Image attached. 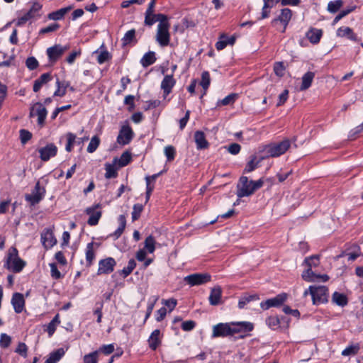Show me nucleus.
<instances>
[{
    "label": "nucleus",
    "mask_w": 363,
    "mask_h": 363,
    "mask_svg": "<svg viewBox=\"0 0 363 363\" xmlns=\"http://www.w3.org/2000/svg\"><path fill=\"white\" fill-rule=\"evenodd\" d=\"M310 294L312 296L313 303L318 305L328 301V289L325 286H311L309 287Z\"/></svg>",
    "instance_id": "0eeeda50"
},
{
    "label": "nucleus",
    "mask_w": 363,
    "mask_h": 363,
    "mask_svg": "<svg viewBox=\"0 0 363 363\" xmlns=\"http://www.w3.org/2000/svg\"><path fill=\"white\" fill-rule=\"evenodd\" d=\"M56 84H57V89L54 92V96H65L66 94V89L69 86V83L68 82H60L59 79H57Z\"/></svg>",
    "instance_id": "f704fd0d"
},
{
    "label": "nucleus",
    "mask_w": 363,
    "mask_h": 363,
    "mask_svg": "<svg viewBox=\"0 0 363 363\" xmlns=\"http://www.w3.org/2000/svg\"><path fill=\"white\" fill-rule=\"evenodd\" d=\"M136 264L135 260L133 259H130L127 267H125L123 270L120 272L121 274H123V277H126L128 275L130 274L133 269L135 267Z\"/></svg>",
    "instance_id": "8fccbe9b"
},
{
    "label": "nucleus",
    "mask_w": 363,
    "mask_h": 363,
    "mask_svg": "<svg viewBox=\"0 0 363 363\" xmlns=\"http://www.w3.org/2000/svg\"><path fill=\"white\" fill-rule=\"evenodd\" d=\"M156 60L155 54L154 52H148L144 55L140 60L141 65L146 67L152 65Z\"/></svg>",
    "instance_id": "473e14b6"
},
{
    "label": "nucleus",
    "mask_w": 363,
    "mask_h": 363,
    "mask_svg": "<svg viewBox=\"0 0 363 363\" xmlns=\"http://www.w3.org/2000/svg\"><path fill=\"white\" fill-rule=\"evenodd\" d=\"M291 143L286 139L278 143H272L265 147V151L269 157H279L286 152L289 148Z\"/></svg>",
    "instance_id": "423d86ee"
},
{
    "label": "nucleus",
    "mask_w": 363,
    "mask_h": 363,
    "mask_svg": "<svg viewBox=\"0 0 363 363\" xmlns=\"http://www.w3.org/2000/svg\"><path fill=\"white\" fill-rule=\"evenodd\" d=\"M155 5V0H152L149 3L148 8L145 12V23L147 26H152L155 22H159L156 33V40L161 46L164 47L169 43L170 34L169 29L170 24L166 15L153 13Z\"/></svg>",
    "instance_id": "f257e3e1"
},
{
    "label": "nucleus",
    "mask_w": 363,
    "mask_h": 363,
    "mask_svg": "<svg viewBox=\"0 0 363 363\" xmlns=\"http://www.w3.org/2000/svg\"><path fill=\"white\" fill-rule=\"evenodd\" d=\"M285 67L283 62H278L274 64V71L277 76L282 77L284 74Z\"/></svg>",
    "instance_id": "bf43d9fd"
},
{
    "label": "nucleus",
    "mask_w": 363,
    "mask_h": 363,
    "mask_svg": "<svg viewBox=\"0 0 363 363\" xmlns=\"http://www.w3.org/2000/svg\"><path fill=\"white\" fill-rule=\"evenodd\" d=\"M67 46H62L61 45H55L47 49V54L50 62H56L63 53L68 50Z\"/></svg>",
    "instance_id": "ddd939ff"
},
{
    "label": "nucleus",
    "mask_w": 363,
    "mask_h": 363,
    "mask_svg": "<svg viewBox=\"0 0 363 363\" xmlns=\"http://www.w3.org/2000/svg\"><path fill=\"white\" fill-rule=\"evenodd\" d=\"M98 354L99 352L95 351L91 352L88 354H86L84 357V363H98Z\"/></svg>",
    "instance_id": "09e8293b"
},
{
    "label": "nucleus",
    "mask_w": 363,
    "mask_h": 363,
    "mask_svg": "<svg viewBox=\"0 0 363 363\" xmlns=\"http://www.w3.org/2000/svg\"><path fill=\"white\" fill-rule=\"evenodd\" d=\"M41 242L45 248L49 249L53 247L57 240L54 236L53 232L51 229H45L41 233Z\"/></svg>",
    "instance_id": "f3484780"
},
{
    "label": "nucleus",
    "mask_w": 363,
    "mask_h": 363,
    "mask_svg": "<svg viewBox=\"0 0 363 363\" xmlns=\"http://www.w3.org/2000/svg\"><path fill=\"white\" fill-rule=\"evenodd\" d=\"M254 298H255V296H245L242 297L238 302V307L240 308H242L245 307V306L250 302Z\"/></svg>",
    "instance_id": "69168bd1"
},
{
    "label": "nucleus",
    "mask_w": 363,
    "mask_h": 363,
    "mask_svg": "<svg viewBox=\"0 0 363 363\" xmlns=\"http://www.w3.org/2000/svg\"><path fill=\"white\" fill-rule=\"evenodd\" d=\"M196 323L193 320H186L182 323V328L184 331H190L194 329Z\"/></svg>",
    "instance_id": "774afa93"
},
{
    "label": "nucleus",
    "mask_w": 363,
    "mask_h": 363,
    "mask_svg": "<svg viewBox=\"0 0 363 363\" xmlns=\"http://www.w3.org/2000/svg\"><path fill=\"white\" fill-rule=\"evenodd\" d=\"M48 114L47 109L44 105L40 102L34 104L30 110V117H38V123L42 126Z\"/></svg>",
    "instance_id": "6e6552de"
},
{
    "label": "nucleus",
    "mask_w": 363,
    "mask_h": 363,
    "mask_svg": "<svg viewBox=\"0 0 363 363\" xmlns=\"http://www.w3.org/2000/svg\"><path fill=\"white\" fill-rule=\"evenodd\" d=\"M32 137V134L24 129L20 130V138L23 144L26 143Z\"/></svg>",
    "instance_id": "e2e57ef3"
},
{
    "label": "nucleus",
    "mask_w": 363,
    "mask_h": 363,
    "mask_svg": "<svg viewBox=\"0 0 363 363\" xmlns=\"http://www.w3.org/2000/svg\"><path fill=\"white\" fill-rule=\"evenodd\" d=\"M100 204L88 207L85 210V213L89 216L87 223L89 225H96L98 224L100 218L101 217V211L100 210Z\"/></svg>",
    "instance_id": "9d476101"
},
{
    "label": "nucleus",
    "mask_w": 363,
    "mask_h": 363,
    "mask_svg": "<svg viewBox=\"0 0 363 363\" xmlns=\"http://www.w3.org/2000/svg\"><path fill=\"white\" fill-rule=\"evenodd\" d=\"M26 65L30 70H33L38 67V62L34 57H30L26 60Z\"/></svg>",
    "instance_id": "052dcab7"
},
{
    "label": "nucleus",
    "mask_w": 363,
    "mask_h": 363,
    "mask_svg": "<svg viewBox=\"0 0 363 363\" xmlns=\"http://www.w3.org/2000/svg\"><path fill=\"white\" fill-rule=\"evenodd\" d=\"M359 350V345H350L342 352V355H343V356L354 355V354H357Z\"/></svg>",
    "instance_id": "de8ad7c7"
},
{
    "label": "nucleus",
    "mask_w": 363,
    "mask_h": 363,
    "mask_svg": "<svg viewBox=\"0 0 363 363\" xmlns=\"http://www.w3.org/2000/svg\"><path fill=\"white\" fill-rule=\"evenodd\" d=\"M263 159V157L257 159L255 155H252L244 169V173H249L254 171L257 167H258L259 163Z\"/></svg>",
    "instance_id": "c85d7f7f"
},
{
    "label": "nucleus",
    "mask_w": 363,
    "mask_h": 363,
    "mask_svg": "<svg viewBox=\"0 0 363 363\" xmlns=\"http://www.w3.org/2000/svg\"><path fill=\"white\" fill-rule=\"evenodd\" d=\"M116 262L112 257L101 259L99 263L98 274H110L114 269Z\"/></svg>",
    "instance_id": "2eb2a0df"
},
{
    "label": "nucleus",
    "mask_w": 363,
    "mask_h": 363,
    "mask_svg": "<svg viewBox=\"0 0 363 363\" xmlns=\"http://www.w3.org/2000/svg\"><path fill=\"white\" fill-rule=\"evenodd\" d=\"M75 139L76 135L72 133H68L67 134V144L65 149L67 152H70L72 150Z\"/></svg>",
    "instance_id": "6e6d98bb"
},
{
    "label": "nucleus",
    "mask_w": 363,
    "mask_h": 363,
    "mask_svg": "<svg viewBox=\"0 0 363 363\" xmlns=\"http://www.w3.org/2000/svg\"><path fill=\"white\" fill-rule=\"evenodd\" d=\"M333 301L340 306H345L347 304V296L338 292H335L332 297Z\"/></svg>",
    "instance_id": "4c0bfd02"
},
{
    "label": "nucleus",
    "mask_w": 363,
    "mask_h": 363,
    "mask_svg": "<svg viewBox=\"0 0 363 363\" xmlns=\"http://www.w3.org/2000/svg\"><path fill=\"white\" fill-rule=\"evenodd\" d=\"M118 228L116 230V231L113 234L111 235V236L114 237L116 239L118 238L121 235V234L123 233V232L125 229V227L126 220H125V218L123 215H121L118 216Z\"/></svg>",
    "instance_id": "2f4dec72"
},
{
    "label": "nucleus",
    "mask_w": 363,
    "mask_h": 363,
    "mask_svg": "<svg viewBox=\"0 0 363 363\" xmlns=\"http://www.w3.org/2000/svg\"><path fill=\"white\" fill-rule=\"evenodd\" d=\"M267 324L269 325V327L272 328H275L279 326V320L276 316H271L269 317L267 320Z\"/></svg>",
    "instance_id": "0e129e2a"
},
{
    "label": "nucleus",
    "mask_w": 363,
    "mask_h": 363,
    "mask_svg": "<svg viewBox=\"0 0 363 363\" xmlns=\"http://www.w3.org/2000/svg\"><path fill=\"white\" fill-rule=\"evenodd\" d=\"M323 35V30L315 28H311L306 33V37L308 40L313 44H317L319 43Z\"/></svg>",
    "instance_id": "5701e85b"
},
{
    "label": "nucleus",
    "mask_w": 363,
    "mask_h": 363,
    "mask_svg": "<svg viewBox=\"0 0 363 363\" xmlns=\"http://www.w3.org/2000/svg\"><path fill=\"white\" fill-rule=\"evenodd\" d=\"M343 6L342 0L330 1L328 4V11L330 13H336Z\"/></svg>",
    "instance_id": "37998d69"
},
{
    "label": "nucleus",
    "mask_w": 363,
    "mask_h": 363,
    "mask_svg": "<svg viewBox=\"0 0 363 363\" xmlns=\"http://www.w3.org/2000/svg\"><path fill=\"white\" fill-rule=\"evenodd\" d=\"M164 155L167 157L168 162H172L174 160L176 155V150L172 145H167L164 149Z\"/></svg>",
    "instance_id": "c03bdc74"
},
{
    "label": "nucleus",
    "mask_w": 363,
    "mask_h": 363,
    "mask_svg": "<svg viewBox=\"0 0 363 363\" xmlns=\"http://www.w3.org/2000/svg\"><path fill=\"white\" fill-rule=\"evenodd\" d=\"M194 141L196 145L197 150H204L209 147V143L206 139L203 132L197 130L194 133Z\"/></svg>",
    "instance_id": "aec40b11"
},
{
    "label": "nucleus",
    "mask_w": 363,
    "mask_h": 363,
    "mask_svg": "<svg viewBox=\"0 0 363 363\" xmlns=\"http://www.w3.org/2000/svg\"><path fill=\"white\" fill-rule=\"evenodd\" d=\"M241 147L238 143H232L228 147V151L232 155H237L240 152Z\"/></svg>",
    "instance_id": "338daca9"
},
{
    "label": "nucleus",
    "mask_w": 363,
    "mask_h": 363,
    "mask_svg": "<svg viewBox=\"0 0 363 363\" xmlns=\"http://www.w3.org/2000/svg\"><path fill=\"white\" fill-rule=\"evenodd\" d=\"M72 9V6L62 8L57 11L50 13L48 15V18L52 21H59L64 18V16Z\"/></svg>",
    "instance_id": "393cba45"
},
{
    "label": "nucleus",
    "mask_w": 363,
    "mask_h": 363,
    "mask_svg": "<svg viewBox=\"0 0 363 363\" xmlns=\"http://www.w3.org/2000/svg\"><path fill=\"white\" fill-rule=\"evenodd\" d=\"M156 240L153 236H147L144 242L143 248L138 251V261L144 262L143 268L145 269L149 266L153 261L152 258L147 257V255L152 254L155 250Z\"/></svg>",
    "instance_id": "20e7f679"
},
{
    "label": "nucleus",
    "mask_w": 363,
    "mask_h": 363,
    "mask_svg": "<svg viewBox=\"0 0 363 363\" xmlns=\"http://www.w3.org/2000/svg\"><path fill=\"white\" fill-rule=\"evenodd\" d=\"M60 28V25L58 23H52L47 27H45L40 29L39 33L40 34H46L48 33H52L56 31Z\"/></svg>",
    "instance_id": "4d7b16f0"
},
{
    "label": "nucleus",
    "mask_w": 363,
    "mask_h": 363,
    "mask_svg": "<svg viewBox=\"0 0 363 363\" xmlns=\"http://www.w3.org/2000/svg\"><path fill=\"white\" fill-rule=\"evenodd\" d=\"M315 77V73L313 72H308L303 76L302 77V83L300 87L301 91H304L308 89L313 80V78Z\"/></svg>",
    "instance_id": "cd10ccee"
},
{
    "label": "nucleus",
    "mask_w": 363,
    "mask_h": 363,
    "mask_svg": "<svg viewBox=\"0 0 363 363\" xmlns=\"http://www.w3.org/2000/svg\"><path fill=\"white\" fill-rule=\"evenodd\" d=\"M184 280L191 286L200 285L211 281L208 274H193L184 278Z\"/></svg>",
    "instance_id": "f8f14e48"
},
{
    "label": "nucleus",
    "mask_w": 363,
    "mask_h": 363,
    "mask_svg": "<svg viewBox=\"0 0 363 363\" xmlns=\"http://www.w3.org/2000/svg\"><path fill=\"white\" fill-rule=\"evenodd\" d=\"M115 163L118 164V167L126 166L131 160V155L128 151L124 152L120 158L115 157L113 160Z\"/></svg>",
    "instance_id": "c756f323"
},
{
    "label": "nucleus",
    "mask_w": 363,
    "mask_h": 363,
    "mask_svg": "<svg viewBox=\"0 0 363 363\" xmlns=\"http://www.w3.org/2000/svg\"><path fill=\"white\" fill-rule=\"evenodd\" d=\"M135 31L134 29H131L128 30L124 35V37L122 39L123 41V45H126L129 44L135 38Z\"/></svg>",
    "instance_id": "603ef678"
},
{
    "label": "nucleus",
    "mask_w": 363,
    "mask_h": 363,
    "mask_svg": "<svg viewBox=\"0 0 363 363\" xmlns=\"http://www.w3.org/2000/svg\"><path fill=\"white\" fill-rule=\"evenodd\" d=\"M286 299V294H281L277 295L276 297L267 299V301L262 302L260 306L263 310H267L271 307H277L281 306Z\"/></svg>",
    "instance_id": "dca6fc26"
},
{
    "label": "nucleus",
    "mask_w": 363,
    "mask_h": 363,
    "mask_svg": "<svg viewBox=\"0 0 363 363\" xmlns=\"http://www.w3.org/2000/svg\"><path fill=\"white\" fill-rule=\"evenodd\" d=\"M40 157L43 161H48L56 155L57 147L53 143H49L45 147L39 149Z\"/></svg>",
    "instance_id": "a211bd4d"
},
{
    "label": "nucleus",
    "mask_w": 363,
    "mask_h": 363,
    "mask_svg": "<svg viewBox=\"0 0 363 363\" xmlns=\"http://www.w3.org/2000/svg\"><path fill=\"white\" fill-rule=\"evenodd\" d=\"M264 184V180L259 179L257 181L249 180L247 177L242 176L237 184L236 195L238 198L249 196L260 189Z\"/></svg>",
    "instance_id": "7ed1b4c3"
},
{
    "label": "nucleus",
    "mask_w": 363,
    "mask_h": 363,
    "mask_svg": "<svg viewBox=\"0 0 363 363\" xmlns=\"http://www.w3.org/2000/svg\"><path fill=\"white\" fill-rule=\"evenodd\" d=\"M222 296V289L220 286H217L213 287L210 293L208 298L209 303L212 306H217L220 303V299Z\"/></svg>",
    "instance_id": "4be33fe9"
},
{
    "label": "nucleus",
    "mask_w": 363,
    "mask_h": 363,
    "mask_svg": "<svg viewBox=\"0 0 363 363\" xmlns=\"http://www.w3.org/2000/svg\"><path fill=\"white\" fill-rule=\"evenodd\" d=\"M120 167H118V164L113 160L111 163L105 164V177L106 179L115 178L118 175V170Z\"/></svg>",
    "instance_id": "a878e982"
},
{
    "label": "nucleus",
    "mask_w": 363,
    "mask_h": 363,
    "mask_svg": "<svg viewBox=\"0 0 363 363\" xmlns=\"http://www.w3.org/2000/svg\"><path fill=\"white\" fill-rule=\"evenodd\" d=\"M253 329V325L248 322L237 323H218L213 327V337L232 335L239 332H250Z\"/></svg>",
    "instance_id": "f03ea898"
},
{
    "label": "nucleus",
    "mask_w": 363,
    "mask_h": 363,
    "mask_svg": "<svg viewBox=\"0 0 363 363\" xmlns=\"http://www.w3.org/2000/svg\"><path fill=\"white\" fill-rule=\"evenodd\" d=\"M311 268L308 267L302 273V278L306 281H315L316 280L317 274L312 271Z\"/></svg>",
    "instance_id": "49530a36"
},
{
    "label": "nucleus",
    "mask_w": 363,
    "mask_h": 363,
    "mask_svg": "<svg viewBox=\"0 0 363 363\" xmlns=\"http://www.w3.org/2000/svg\"><path fill=\"white\" fill-rule=\"evenodd\" d=\"M6 267L13 272H20L26 265V262L18 256V251L15 247L9 250Z\"/></svg>",
    "instance_id": "39448f33"
},
{
    "label": "nucleus",
    "mask_w": 363,
    "mask_h": 363,
    "mask_svg": "<svg viewBox=\"0 0 363 363\" xmlns=\"http://www.w3.org/2000/svg\"><path fill=\"white\" fill-rule=\"evenodd\" d=\"M45 193V190L44 187H41L40 183L37 182L32 193L26 195V200L30 202L31 205H35L42 200Z\"/></svg>",
    "instance_id": "1a4fd4ad"
},
{
    "label": "nucleus",
    "mask_w": 363,
    "mask_h": 363,
    "mask_svg": "<svg viewBox=\"0 0 363 363\" xmlns=\"http://www.w3.org/2000/svg\"><path fill=\"white\" fill-rule=\"evenodd\" d=\"M134 135L133 131L128 124L122 125L119 134L117 137V143L121 145H125L131 140Z\"/></svg>",
    "instance_id": "9b49d317"
},
{
    "label": "nucleus",
    "mask_w": 363,
    "mask_h": 363,
    "mask_svg": "<svg viewBox=\"0 0 363 363\" xmlns=\"http://www.w3.org/2000/svg\"><path fill=\"white\" fill-rule=\"evenodd\" d=\"M352 248H355V252H349L347 253V255L348 256V260L350 261H354L360 255V247L357 244L352 245Z\"/></svg>",
    "instance_id": "864d4df0"
},
{
    "label": "nucleus",
    "mask_w": 363,
    "mask_h": 363,
    "mask_svg": "<svg viewBox=\"0 0 363 363\" xmlns=\"http://www.w3.org/2000/svg\"><path fill=\"white\" fill-rule=\"evenodd\" d=\"M175 84V80L172 75H167L161 83V88L164 91V96L166 97L171 91Z\"/></svg>",
    "instance_id": "412c9836"
},
{
    "label": "nucleus",
    "mask_w": 363,
    "mask_h": 363,
    "mask_svg": "<svg viewBox=\"0 0 363 363\" xmlns=\"http://www.w3.org/2000/svg\"><path fill=\"white\" fill-rule=\"evenodd\" d=\"M210 82H211V79H210L209 73L208 72H203L201 74V80L200 82V85L203 89V93L201 97L206 94V90L208 89V88L210 85Z\"/></svg>",
    "instance_id": "a19ab883"
},
{
    "label": "nucleus",
    "mask_w": 363,
    "mask_h": 363,
    "mask_svg": "<svg viewBox=\"0 0 363 363\" xmlns=\"http://www.w3.org/2000/svg\"><path fill=\"white\" fill-rule=\"evenodd\" d=\"M95 257V252L94 250V243H88L86 250V259L89 265L91 264L92 261Z\"/></svg>",
    "instance_id": "79ce46f5"
},
{
    "label": "nucleus",
    "mask_w": 363,
    "mask_h": 363,
    "mask_svg": "<svg viewBox=\"0 0 363 363\" xmlns=\"http://www.w3.org/2000/svg\"><path fill=\"white\" fill-rule=\"evenodd\" d=\"M304 263L308 267H316L319 264V257L318 255H313V256L307 257L305 259Z\"/></svg>",
    "instance_id": "3c124183"
},
{
    "label": "nucleus",
    "mask_w": 363,
    "mask_h": 363,
    "mask_svg": "<svg viewBox=\"0 0 363 363\" xmlns=\"http://www.w3.org/2000/svg\"><path fill=\"white\" fill-rule=\"evenodd\" d=\"M235 36L233 35L228 37L226 35L223 34L220 36V40L216 44V48L218 50L224 49L228 45H233L235 42Z\"/></svg>",
    "instance_id": "b1692460"
},
{
    "label": "nucleus",
    "mask_w": 363,
    "mask_h": 363,
    "mask_svg": "<svg viewBox=\"0 0 363 363\" xmlns=\"http://www.w3.org/2000/svg\"><path fill=\"white\" fill-rule=\"evenodd\" d=\"M291 16H292V11L291 9H287V8L283 9L281 10V12H280V14L279 15V16L277 18H274L272 21V23L273 26H276V24L279 21L281 22L284 25L281 32L284 33L286 30V26L291 18Z\"/></svg>",
    "instance_id": "4468645a"
},
{
    "label": "nucleus",
    "mask_w": 363,
    "mask_h": 363,
    "mask_svg": "<svg viewBox=\"0 0 363 363\" xmlns=\"http://www.w3.org/2000/svg\"><path fill=\"white\" fill-rule=\"evenodd\" d=\"M96 307L94 310L93 313L97 317V320H96L97 323H100L101 322V318H102L103 303H96Z\"/></svg>",
    "instance_id": "680f3d73"
},
{
    "label": "nucleus",
    "mask_w": 363,
    "mask_h": 363,
    "mask_svg": "<svg viewBox=\"0 0 363 363\" xmlns=\"http://www.w3.org/2000/svg\"><path fill=\"white\" fill-rule=\"evenodd\" d=\"M64 354V349L60 348L50 354L49 357L46 360V363H56L63 357Z\"/></svg>",
    "instance_id": "72a5a7b5"
},
{
    "label": "nucleus",
    "mask_w": 363,
    "mask_h": 363,
    "mask_svg": "<svg viewBox=\"0 0 363 363\" xmlns=\"http://www.w3.org/2000/svg\"><path fill=\"white\" fill-rule=\"evenodd\" d=\"M60 317L59 315L57 314L53 319L49 323V324L47 325V332L49 335V337H51L53 333H55L57 326L60 324Z\"/></svg>",
    "instance_id": "58836bf2"
},
{
    "label": "nucleus",
    "mask_w": 363,
    "mask_h": 363,
    "mask_svg": "<svg viewBox=\"0 0 363 363\" xmlns=\"http://www.w3.org/2000/svg\"><path fill=\"white\" fill-rule=\"evenodd\" d=\"M42 6H43L41 4H40L39 2L35 1L33 3L29 11L28 12H26V13L27 14L28 18H30V19L34 18L37 16H39L38 12L42 9Z\"/></svg>",
    "instance_id": "e433bc0d"
},
{
    "label": "nucleus",
    "mask_w": 363,
    "mask_h": 363,
    "mask_svg": "<svg viewBox=\"0 0 363 363\" xmlns=\"http://www.w3.org/2000/svg\"><path fill=\"white\" fill-rule=\"evenodd\" d=\"M157 175L155 174L151 177H147L145 178L146 179V185H147V190H146V196H145V203L149 200L150 194L154 189V182L155 179L157 178Z\"/></svg>",
    "instance_id": "c9c22d12"
},
{
    "label": "nucleus",
    "mask_w": 363,
    "mask_h": 363,
    "mask_svg": "<svg viewBox=\"0 0 363 363\" xmlns=\"http://www.w3.org/2000/svg\"><path fill=\"white\" fill-rule=\"evenodd\" d=\"M100 144V139L98 136L95 135L91 138L89 144L87 147V152L89 153L94 152L99 147Z\"/></svg>",
    "instance_id": "a18cd8bd"
},
{
    "label": "nucleus",
    "mask_w": 363,
    "mask_h": 363,
    "mask_svg": "<svg viewBox=\"0 0 363 363\" xmlns=\"http://www.w3.org/2000/svg\"><path fill=\"white\" fill-rule=\"evenodd\" d=\"M237 96L235 94H229L220 101V104L223 106L232 104L235 101Z\"/></svg>",
    "instance_id": "13d9d810"
},
{
    "label": "nucleus",
    "mask_w": 363,
    "mask_h": 363,
    "mask_svg": "<svg viewBox=\"0 0 363 363\" xmlns=\"http://www.w3.org/2000/svg\"><path fill=\"white\" fill-rule=\"evenodd\" d=\"M11 304L16 313H21L25 306V300L23 294L20 293L13 294L11 298Z\"/></svg>",
    "instance_id": "6ab92c4d"
},
{
    "label": "nucleus",
    "mask_w": 363,
    "mask_h": 363,
    "mask_svg": "<svg viewBox=\"0 0 363 363\" xmlns=\"http://www.w3.org/2000/svg\"><path fill=\"white\" fill-rule=\"evenodd\" d=\"M337 35L340 37H348L350 39H354L355 35L352 32V30L349 27H341L337 29Z\"/></svg>",
    "instance_id": "ea45409f"
},
{
    "label": "nucleus",
    "mask_w": 363,
    "mask_h": 363,
    "mask_svg": "<svg viewBox=\"0 0 363 363\" xmlns=\"http://www.w3.org/2000/svg\"><path fill=\"white\" fill-rule=\"evenodd\" d=\"M51 79L52 77L50 73L43 74L38 79L34 82L33 91L35 92H38L44 84H47Z\"/></svg>",
    "instance_id": "bb28decb"
},
{
    "label": "nucleus",
    "mask_w": 363,
    "mask_h": 363,
    "mask_svg": "<svg viewBox=\"0 0 363 363\" xmlns=\"http://www.w3.org/2000/svg\"><path fill=\"white\" fill-rule=\"evenodd\" d=\"M160 330H155L152 333L148 340L149 346L153 350H155L158 345L160 344Z\"/></svg>",
    "instance_id": "7c9ffc66"
},
{
    "label": "nucleus",
    "mask_w": 363,
    "mask_h": 363,
    "mask_svg": "<svg viewBox=\"0 0 363 363\" xmlns=\"http://www.w3.org/2000/svg\"><path fill=\"white\" fill-rule=\"evenodd\" d=\"M11 342V337L6 333H1L0 337V346L3 348L8 347Z\"/></svg>",
    "instance_id": "5fc2aeb1"
}]
</instances>
